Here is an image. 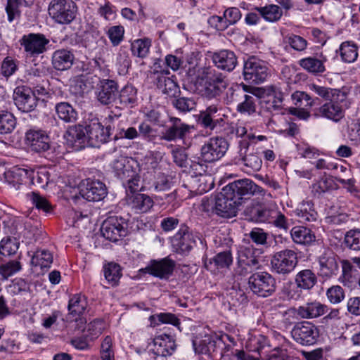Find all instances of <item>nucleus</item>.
Wrapping results in <instances>:
<instances>
[{
	"label": "nucleus",
	"instance_id": "de8ad7c7",
	"mask_svg": "<svg viewBox=\"0 0 360 360\" xmlns=\"http://www.w3.org/2000/svg\"><path fill=\"white\" fill-rule=\"evenodd\" d=\"M233 263V257L230 251H224L217 254L213 258L205 262V265L208 269L209 266L214 264L218 269L229 268Z\"/></svg>",
	"mask_w": 360,
	"mask_h": 360
},
{
	"label": "nucleus",
	"instance_id": "c03bdc74",
	"mask_svg": "<svg viewBox=\"0 0 360 360\" xmlns=\"http://www.w3.org/2000/svg\"><path fill=\"white\" fill-rule=\"evenodd\" d=\"M295 213L302 222L315 221L318 216L317 212L314 208V205L311 201H303L300 203L295 210Z\"/></svg>",
	"mask_w": 360,
	"mask_h": 360
},
{
	"label": "nucleus",
	"instance_id": "f257e3e1",
	"mask_svg": "<svg viewBox=\"0 0 360 360\" xmlns=\"http://www.w3.org/2000/svg\"><path fill=\"white\" fill-rule=\"evenodd\" d=\"M245 215L249 221L269 224L284 233L288 231L291 225L290 219L281 212L259 205L248 207L245 210Z\"/></svg>",
	"mask_w": 360,
	"mask_h": 360
},
{
	"label": "nucleus",
	"instance_id": "9d476101",
	"mask_svg": "<svg viewBox=\"0 0 360 360\" xmlns=\"http://www.w3.org/2000/svg\"><path fill=\"white\" fill-rule=\"evenodd\" d=\"M229 147V142L223 137L217 136L210 139L201 147V161L204 162H213L220 160L224 156Z\"/></svg>",
	"mask_w": 360,
	"mask_h": 360
},
{
	"label": "nucleus",
	"instance_id": "412c9836",
	"mask_svg": "<svg viewBox=\"0 0 360 360\" xmlns=\"http://www.w3.org/2000/svg\"><path fill=\"white\" fill-rule=\"evenodd\" d=\"M229 86L226 77L221 73H214L207 77L202 95L207 98L219 96Z\"/></svg>",
	"mask_w": 360,
	"mask_h": 360
},
{
	"label": "nucleus",
	"instance_id": "bb28decb",
	"mask_svg": "<svg viewBox=\"0 0 360 360\" xmlns=\"http://www.w3.org/2000/svg\"><path fill=\"white\" fill-rule=\"evenodd\" d=\"M238 156L240 160L247 167L252 169L253 171H259L262 165V159L255 153H250V141L247 139L240 140L238 143Z\"/></svg>",
	"mask_w": 360,
	"mask_h": 360
},
{
	"label": "nucleus",
	"instance_id": "4be33fe9",
	"mask_svg": "<svg viewBox=\"0 0 360 360\" xmlns=\"http://www.w3.org/2000/svg\"><path fill=\"white\" fill-rule=\"evenodd\" d=\"M197 160H191V168L193 171L195 177H193L190 181V187L193 191L198 193H203L210 190L211 186L206 183V176L203 174L206 172L207 166L205 163L200 162L201 158H197Z\"/></svg>",
	"mask_w": 360,
	"mask_h": 360
},
{
	"label": "nucleus",
	"instance_id": "bf43d9fd",
	"mask_svg": "<svg viewBox=\"0 0 360 360\" xmlns=\"http://www.w3.org/2000/svg\"><path fill=\"white\" fill-rule=\"evenodd\" d=\"M326 297L330 303L338 304L345 298V291L340 285H332L326 290Z\"/></svg>",
	"mask_w": 360,
	"mask_h": 360
},
{
	"label": "nucleus",
	"instance_id": "a19ab883",
	"mask_svg": "<svg viewBox=\"0 0 360 360\" xmlns=\"http://www.w3.org/2000/svg\"><path fill=\"white\" fill-rule=\"evenodd\" d=\"M26 178L39 188H45L49 182V172L46 169H26Z\"/></svg>",
	"mask_w": 360,
	"mask_h": 360
},
{
	"label": "nucleus",
	"instance_id": "f03ea898",
	"mask_svg": "<svg viewBox=\"0 0 360 360\" xmlns=\"http://www.w3.org/2000/svg\"><path fill=\"white\" fill-rule=\"evenodd\" d=\"M224 187L222 191L218 193L214 198L202 200L204 209L206 211L212 210L217 215L222 217L231 218L236 215L240 204L230 192Z\"/></svg>",
	"mask_w": 360,
	"mask_h": 360
},
{
	"label": "nucleus",
	"instance_id": "2f4dec72",
	"mask_svg": "<svg viewBox=\"0 0 360 360\" xmlns=\"http://www.w3.org/2000/svg\"><path fill=\"white\" fill-rule=\"evenodd\" d=\"M75 60L74 53L71 50L60 49L56 50L52 54L51 62L53 67L59 71L70 69Z\"/></svg>",
	"mask_w": 360,
	"mask_h": 360
},
{
	"label": "nucleus",
	"instance_id": "58836bf2",
	"mask_svg": "<svg viewBox=\"0 0 360 360\" xmlns=\"http://www.w3.org/2000/svg\"><path fill=\"white\" fill-rule=\"evenodd\" d=\"M340 53L341 60L346 63H354L358 58V46L352 41H343L336 51Z\"/></svg>",
	"mask_w": 360,
	"mask_h": 360
},
{
	"label": "nucleus",
	"instance_id": "5fc2aeb1",
	"mask_svg": "<svg viewBox=\"0 0 360 360\" xmlns=\"http://www.w3.org/2000/svg\"><path fill=\"white\" fill-rule=\"evenodd\" d=\"M150 46L149 38L139 39L131 43V51L134 56L143 58L148 55Z\"/></svg>",
	"mask_w": 360,
	"mask_h": 360
},
{
	"label": "nucleus",
	"instance_id": "423d86ee",
	"mask_svg": "<svg viewBox=\"0 0 360 360\" xmlns=\"http://www.w3.org/2000/svg\"><path fill=\"white\" fill-rule=\"evenodd\" d=\"M222 108L217 104H212L200 110L198 124L205 129L218 131L226 122L227 116L221 113Z\"/></svg>",
	"mask_w": 360,
	"mask_h": 360
},
{
	"label": "nucleus",
	"instance_id": "7ed1b4c3",
	"mask_svg": "<svg viewBox=\"0 0 360 360\" xmlns=\"http://www.w3.org/2000/svg\"><path fill=\"white\" fill-rule=\"evenodd\" d=\"M48 11L55 22L68 25L76 18L77 6L72 0H52Z\"/></svg>",
	"mask_w": 360,
	"mask_h": 360
},
{
	"label": "nucleus",
	"instance_id": "f8f14e48",
	"mask_svg": "<svg viewBox=\"0 0 360 360\" xmlns=\"http://www.w3.org/2000/svg\"><path fill=\"white\" fill-rule=\"evenodd\" d=\"M101 231L107 240L117 242L127 236V223L121 217H110L103 222Z\"/></svg>",
	"mask_w": 360,
	"mask_h": 360
},
{
	"label": "nucleus",
	"instance_id": "6e6552de",
	"mask_svg": "<svg viewBox=\"0 0 360 360\" xmlns=\"http://www.w3.org/2000/svg\"><path fill=\"white\" fill-rule=\"evenodd\" d=\"M348 108L346 98L342 101L333 98L314 109L313 115L315 117L325 118L337 123L345 117V110Z\"/></svg>",
	"mask_w": 360,
	"mask_h": 360
},
{
	"label": "nucleus",
	"instance_id": "c9c22d12",
	"mask_svg": "<svg viewBox=\"0 0 360 360\" xmlns=\"http://www.w3.org/2000/svg\"><path fill=\"white\" fill-rule=\"evenodd\" d=\"M55 111L59 120L65 123H74L78 120V112L68 102H60L56 104Z\"/></svg>",
	"mask_w": 360,
	"mask_h": 360
},
{
	"label": "nucleus",
	"instance_id": "4c0bfd02",
	"mask_svg": "<svg viewBox=\"0 0 360 360\" xmlns=\"http://www.w3.org/2000/svg\"><path fill=\"white\" fill-rule=\"evenodd\" d=\"M292 240L297 244L309 245L315 241L316 236L312 231L305 226H297L290 230Z\"/></svg>",
	"mask_w": 360,
	"mask_h": 360
},
{
	"label": "nucleus",
	"instance_id": "f3484780",
	"mask_svg": "<svg viewBox=\"0 0 360 360\" xmlns=\"http://www.w3.org/2000/svg\"><path fill=\"white\" fill-rule=\"evenodd\" d=\"M13 101L18 109L24 112L33 111L38 102L34 91L26 86H20L15 89Z\"/></svg>",
	"mask_w": 360,
	"mask_h": 360
},
{
	"label": "nucleus",
	"instance_id": "09e8293b",
	"mask_svg": "<svg viewBox=\"0 0 360 360\" xmlns=\"http://www.w3.org/2000/svg\"><path fill=\"white\" fill-rule=\"evenodd\" d=\"M103 274L108 283L115 286L122 276L121 267L117 263L110 262L103 266Z\"/></svg>",
	"mask_w": 360,
	"mask_h": 360
},
{
	"label": "nucleus",
	"instance_id": "a211bd4d",
	"mask_svg": "<svg viewBox=\"0 0 360 360\" xmlns=\"http://www.w3.org/2000/svg\"><path fill=\"white\" fill-rule=\"evenodd\" d=\"M79 193L88 201L98 202L103 200L108 192L105 185L101 181L87 179L80 186Z\"/></svg>",
	"mask_w": 360,
	"mask_h": 360
},
{
	"label": "nucleus",
	"instance_id": "9b49d317",
	"mask_svg": "<svg viewBox=\"0 0 360 360\" xmlns=\"http://www.w3.org/2000/svg\"><path fill=\"white\" fill-rule=\"evenodd\" d=\"M297 256L294 250L285 249L276 252L271 260L273 271L287 275L293 271L297 264Z\"/></svg>",
	"mask_w": 360,
	"mask_h": 360
},
{
	"label": "nucleus",
	"instance_id": "052dcab7",
	"mask_svg": "<svg viewBox=\"0 0 360 360\" xmlns=\"http://www.w3.org/2000/svg\"><path fill=\"white\" fill-rule=\"evenodd\" d=\"M255 101L256 98L254 96L245 94V96L243 97V100L238 103L236 109L240 113L250 115L256 110Z\"/></svg>",
	"mask_w": 360,
	"mask_h": 360
},
{
	"label": "nucleus",
	"instance_id": "6ab92c4d",
	"mask_svg": "<svg viewBox=\"0 0 360 360\" xmlns=\"http://www.w3.org/2000/svg\"><path fill=\"white\" fill-rule=\"evenodd\" d=\"M118 84L113 79H103L98 83L95 91L98 101L108 105L117 101Z\"/></svg>",
	"mask_w": 360,
	"mask_h": 360
},
{
	"label": "nucleus",
	"instance_id": "20e7f679",
	"mask_svg": "<svg viewBox=\"0 0 360 360\" xmlns=\"http://www.w3.org/2000/svg\"><path fill=\"white\" fill-rule=\"evenodd\" d=\"M256 252L257 250L252 246L238 247L235 275L245 276L249 271L260 269L261 259L259 256L255 255Z\"/></svg>",
	"mask_w": 360,
	"mask_h": 360
},
{
	"label": "nucleus",
	"instance_id": "393cba45",
	"mask_svg": "<svg viewBox=\"0 0 360 360\" xmlns=\"http://www.w3.org/2000/svg\"><path fill=\"white\" fill-rule=\"evenodd\" d=\"M26 143L37 153L47 151L50 148V138L41 129H31L25 134Z\"/></svg>",
	"mask_w": 360,
	"mask_h": 360
},
{
	"label": "nucleus",
	"instance_id": "e433bc0d",
	"mask_svg": "<svg viewBox=\"0 0 360 360\" xmlns=\"http://www.w3.org/2000/svg\"><path fill=\"white\" fill-rule=\"evenodd\" d=\"M294 280L304 290H311L316 285L318 278L311 269H305L298 271Z\"/></svg>",
	"mask_w": 360,
	"mask_h": 360
},
{
	"label": "nucleus",
	"instance_id": "0e129e2a",
	"mask_svg": "<svg viewBox=\"0 0 360 360\" xmlns=\"http://www.w3.org/2000/svg\"><path fill=\"white\" fill-rule=\"evenodd\" d=\"M27 198L32 202V204L39 210H42L46 212H49L51 210L52 206L47 199L39 193L32 192L27 195Z\"/></svg>",
	"mask_w": 360,
	"mask_h": 360
},
{
	"label": "nucleus",
	"instance_id": "ea45409f",
	"mask_svg": "<svg viewBox=\"0 0 360 360\" xmlns=\"http://www.w3.org/2000/svg\"><path fill=\"white\" fill-rule=\"evenodd\" d=\"M86 308V301L84 295L81 294H75L69 300L68 310V316L75 318L77 322V316L82 315Z\"/></svg>",
	"mask_w": 360,
	"mask_h": 360
},
{
	"label": "nucleus",
	"instance_id": "7c9ffc66",
	"mask_svg": "<svg viewBox=\"0 0 360 360\" xmlns=\"http://www.w3.org/2000/svg\"><path fill=\"white\" fill-rule=\"evenodd\" d=\"M134 164L133 159L120 155L112 162L111 167L118 178L125 180L134 174Z\"/></svg>",
	"mask_w": 360,
	"mask_h": 360
},
{
	"label": "nucleus",
	"instance_id": "1a4fd4ad",
	"mask_svg": "<svg viewBox=\"0 0 360 360\" xmlns=\"http://www.w3.org/2000/svg\"><path fill=\"white\" fill-rule=\"evenodd\" d=\"M197 240H200L198 234L193 232L188 226L182 224L171 238V243L176 252L185 255L190 252L195 246Z\"/></svg>",
	"mask_w": 360,
	"mask_h": 360
},
{
	"label": "nucleus",
	"instance_id": "e2e57ef3",
	"mask_svg": "<svg viewBox=\"0 0 360 360\" xmlns=\"http://www.w3.org/2000/svg\"><path fill=\"white\" fill-rule=\"evenodd\" d=\"M345 245L353 250H360V229L348 231L345 236Z\"/></svg>",
	"mask_w": 360,
	"mask_h": 360
},
{
	"label": "nucleus",
	"instance_id": "cd10ccee",
	"mask_svg": "<svg viewBox=\"0 0 360 360\" xmlns=\"http://www.w3.org/2000/svg\"><path fill=\"white\" fill-rule=\"evenodd\" d=\"M327 310L328 307L326 304L314 300L298 307L294 311L295 314L301 319H311L323 315Z\"/></svg>",
	"mask_w": 360,
	"mask_h": 360
},
{
	"label": "nucleus",
	"instance_id": "4d7b16f0",
	"mask_svg": "<svg viewBox=\"0 0 360 360\" xmlns=\"http://www.w3.org/2000/svg\"><path fill=\"white\" fill-rule=\"evenodd\" d=\"M22 269L21 264L18 260H10L0 264V276L3 280H7L9 277L20 271Z\"/></svg>",
	"mask_w": 360,
	"mask_h": 360
},
{
	"label": "nucleus",
	"instance_id": "37998d69",
	"mask_svg": "<svg viewBox=\"0 0 360 360\" xmlns=\"http://www.w3.org/2000/svg\"><path fill=\"white\" fill-rule=\"evenodd\" d=\"M150 342L148 343L153 345V350L161 356L171 355L175 349V344L174 339H150Z\"/></svg>",
	"mask_w": 360,
	"mask_h": 360
},
{
	"label": "nucleus",
	"instance_id": "c85d7f7f",
	"mask_svg": "<svg viewBox=\"0 0 360 360\" xmlns=\"http://www.w3.org/2000/svg\"><path fill=\"white\" fill-rule=\"evenodd\" d=\"M169 74L168 70L154 71V82L163 94L174 96L179 91V87L174 79L167 77Z\"/></svg>",
	"mask_w": 360,
	"mask_h": 360
},
{
	"label": "nucleus",
	"instance_id": "39448f33",
	"mask_svg": "<svg viewBox=\"0 0 360 360\" xmlns=\"http://www.w3.org/2000/svg\"><path fill=\"white\" fill-rule=\"evenodd\" d=\"M270 74V68L264 60L250 57L244 63L243 75L249 83L261 84L266 80Z\"/></svg>",
	"mask_w": 360,
	"mask_h": 360
},
{
	"label": "nucleus",
	"instance_id": "dca6fc26",
	"mask_svg": "<svg viewBox=\"0 0 360 360\" xmlns=\"http://www.w3.org/2000/svg\"><path fill=\"white\" fill-rule=\"evenodd\" d=\"M49 42V39L41 33L25 34L20 39L21 46L27 56L30 57H36L46 52Z\"/></svg>",
	"mask_w": 360,
	"mask_h": 360
},
{
	"label": "nucleus",
	"instance_id": "c756f323",
	"mask_svg": "<svg viewBox=\"0 0 360 360\" xmlns=\"http://www.w3.org/2000/svg\"><path fill=\"white\" fill-rule=\"evenodd\" d=\"M212 61L218 69L226 72H231L238 63L234 52L227 49L214 53L212 56Z\"/></svg>",
	"mask_w": 360,
	"mask_h": 360
},
{
	"label": "nucleus",
	"instance_id": "72a5a7b5",
	"mask_svg": "<svg viewBox=\"0 0 360 360\" xmlns=\"http://www.w3.org/2000/svg\"><path fill=\"white\" fill-rule=\"evenodd\" d=\"M129 205L136 213H146L153 206L150 197L143 193H135L129 198Z\"/></svg>",
	"mask_w": 360,
	"mask_h": 360
},
{
	"label": "nucleus",
	"instance_id": "a18cd8bd",
	"mask_svg": "<svg viewBox=\"0 0 360 360\" xmlns=\"http://www.w3.org/2000/svg\"><path fill=\"white\" fill-rule=\"evenodd\" d=\"M246 86L245 84H233L228 86L224 101L226 104L238 103L245 96Z\"/></svg>",
	"mask_w": 360,
	"mask_h": 360
},
{
	"label": "nucleus",
	"instance_id": "49530a36",
	"mask_svg": "<svg viewBox=\"0 0 360 360\" xmlns=\"http://www.w3.org/2000/svg\"><path fill=\"white\" fill-rule=\"evenodd\" d=\"M261 16L266 21L276 22L278 21L283 15L281 8L275 4H269L263 7H255Z\"/></svg>",
	"mask_w": 360,
	"mask_h": 360
},
{
	"label": "nucleus",
	"instance_id": "3c124183",
	"mask_svg": "<svg viewBox=\"0 0 360 360\" xmlns=\"http://www.w3.org/2000/svg\"><path fill=\"white\" fill-rule=\"evenodd\" d=\"M53 262V255L46 250H37L31 259V264L34 266H40L41 269L49 268Z\"/></svg>",
	"mask_w": 360,
	"mask_h": 360
},
{
	"label": "nucleus",
	"instance_id": "b1692460",
	"mask_svg": "<svg viewBox=\"0 0 360 360\" xmlns=\"http://www.w3.org/2000/svg\"><path fill=\"white\" fill-rule=\"evenodd\" d=\"M174 267V262L166 257L160 260H152L146 268L140 271L160 279H167L172 274Z\"/></svg>",
	"mask_w": 360,
	"mask_h": 360
},
{
	"label": "nucleus",
	"instance_id": "aec40b11",
	"mask_svg": "<svg viewBox=\"0 0 360 360\" xmlns=\"http://www.w3.org/2000/svg\"><path fill=\"white\" fill-rule=\"evenodd\" d=\"M170 124L167 126L162 131L160 139L168 142L175 141L177 139H184L187 134L190 133L193 127L184 123L181 119L171 117L169 118Z\"/></svg>",
	"mask_w": 360,
	"mask_h": 360
},
{
	"label": "nucleus",
	"instance_id": "8fccbe9b",
	"mask_svg": "<svg viewBox=\"0 0 360 360\" xmlns=\"http://www.w3.org/2000/svg\"><path fill=\"white\" fill-rule=\"evenodd\" d=\"M292 333L293 338H316L319 335L316 327L307 321L297 324Z\"/></svg>",
	"mask_w": 360,
	"mask_h": 360
},
{
	"label": "nucleus",
	"instance_id": "13d9d810",
	"mask_svg": "<svg viewBox=\"0 0 360 360\" xmlns=\"http://www.w3.org/2000/svg\"><path fill=\"white\" fill-rule=\"evenodd\" d=\"M284 42L288 44L293 50L302 52L307 47V41L300 35L288 34L283 38Z\"/></svg>",
	"mask_w": 360,
	"mask_h": 360
},
{
	"label": "nucleus",
	"instance_id": "338daca9",
	"mask_svg": "<svg viewBox=\"0 0 360 360\" xmlns=\"http://www.w3.org/2000/svg\"><path fill=\"white\" fill-rule=\"evenodd\" d=\"M333 188V181L330 177L323 176L312 185V192L321 195Z\"/></svg>",
	"mask_w": 360,
	"mask_h": 360
},
{
	"label": "nucleus",
	"instance_id": "5701e85b",
	"mask_svg": "<svg viewBox=\"0 0 360 360\" xmlns=\"http://www.w3.org/2000/svg\"><path fill=\"white\" fill-rule=\"evenodd\" d=\"M64 139L67 144L76 150L85 148L88 146L86 126L79 124L69 126L64 134Z\"/></svg>",
	"mask_w": 360,
	"mask_h": 360
},
{
	"label": "nucleus",
	"instance_id": "a878e982",
	"mask_svg": "<svg viewBox=\"0 0 360 360\" xmlns=\"http://www.w3.org/2000/svg\"><path fill=\"white\" fill-rule=\"evenodd\" d=\"M267 99L264 108L274 115H283L285 108L283 104V94L280 87L271 85L267 87Z\"/></svg>",
	"mask_w": 360,
	"mask_h": 360
},
{
	"label": "nucleus",
	"instance_id": "680f3d73",
	"mask_svg": "<svg viewBox=\"0 0 360 360\" xmlns=\"http://www.w3.org/2000/svg\"><path fill=\"white\" fill-rule=\"evenodd\" d=\"M19 61L11 56L6 57L1 63V73L8 78L12 76L18 69Z\"/></svg>",
	"mask_w": 360,
	"mask_h": 360
},
{
	"label": "nucleus",
	"instance_id": "6e6d98bb",
	"mask_svg": "<svg viewBox=\"0 0 360 360\" xmlns=\"http://www.w3.org/2000/svg\"><path fill=\"white\" fill-rule=\"evenodd\" d=\"M16 120L15 117L9 112H0V134L11 133L15 127Z\"/></svg>",
	"mask_w": 360,
	"mask_h": 360
},
{
	"label": "nucleus",
	"instance_id": "4468645a",
	"mask_svg": "<svg viewBox=\"0 0 360 360\" xmlns=\"http://www.w3.org/2000/svg\"><path fill=\"white\" fill-rule=\"evenodd\" d=\"M88 146L98 148L101 144L106 143L111 134V127L107 124L104 127L98 119L95 118L86 125Z\"/></svg>",
	"mask_w": 360,
	"mask_h": 360
},
{
	"label": "nucleus",
	"instance_id": "2eb2a0df",
	"mask_svg": "<svg viewBox=\"0 0 360 360\" xmlns=\"http://www.w3.org/2000/svg\"><path fill=\"white\" fill-rule=\"evenodd\" d=\"M339 257L330 248H324L317 257L319 275L328 279L339 273Z\"/></svg>",
	"mask_w": 360,
	"mask_h": 360
},
{
	"label": "nucleus",
	"instance_id": "774afa93",
	"mask_svg": "<svg viewBox=\"0 0 360 360\" xmlns=\"http://www.w3.org/2000/svg\"><path fill=\"white\" fill-rule=\"evenodd\" d=\"M172 104L174 108L183 112L193 110L196 105L193 99L186 97H180L173 100Z\"/></svg>",
	"mask_w": 360,
	"mask_h": 360
},
{
	"label": "nucleus",
	"instance_id": "79ce46f5",
	"mask_svg": "<svg viewBox=\"0 0 360 360\" xmlns=\"http://www.w3.org/2000/svg\"><path fill=\"white\" fill-rule=\"evenodd\" d=\"M117 100L123 108L134 107L137 101V91L132 85L124 86L120 93L118 92Z\"/></svg>",
	"mask_w": 360,
	"mask_h": 360
},
{
	"label": "nucleus",
	"instance_id": "ddd939ff",
	"mask_svg": "<svg viewBox=\"0 0 360 360\" xmlns=\"http://www.w3.org/2000/svg\"><path fill=\"white\" fill-rule=\"evenodd\" d=\"M226 190L230 192L238 202L241 205L243 199H248L256 193H260L263 190L252 180L242 179L234 181L226 186Z\"/></svg>",
	"mask_w": 360,
	"mask_h": 360
},
{
	"label": "nucleus",
	"instance_id": "473e14b6",
	"mask_svg": "<svg viewBox=\"0 0 360 360\" xmlns=\"http://www.w3.org/2000/svg\"><path fill=\"white\" fill-rule=\"evenodd\" d=\"M326 61V57L317 58L313 56H309L302 58L299 60V65L308 72L314 75H318L323 73L326 71L325 62Z\"/></svg>",
	"mask_w": 360,
	"mask_h": 360
},
{
	"label": "nucleus",
	"instance_id": "f704fd0d",
	"mask_svg": "<svg viewBox=\"0 0 360 360\" xmlns=\"http://www.w3.org/2000/svg\"><path fill=\"white\" fill-rule=\"evenodd\" d=\"M309 89L311 91L326 101H330L333 98L342 101L343 99L347 98V94L342 89H332L315 84H311L309 86Z\"/></svg>",
	"mask_w": 360,
	"mask_h": 360
},
{
	"label": "nucleus",
	"instance_id": "864d4df0",
	"mask_svg": "<svg viewBox=\"0 0 360 360\" xmlns=\"http://www.w3.org/2000/svg\"><path fill=\"white\" fill-rule=\"evenodd\" d=\"M303 290L295 281H288L284 283L281 293L286 300H298L302 297Z\"/></svg>",
	"mask_w": 360,
	"mask_h": 360
},
{
	"label": "nucleus",
	"instance_id": "603ef678",
	"mask_svg": "<svg viewBox=\"0 0 360 360\" xmlns=\"http://www.w3.org/2000/svg\"><path fill=\"white\" fill-rule=\"evenodd\" d=\"M23 177H26V169L24 168H13L4 173L6 181L15 189H18L22 184Z\"/></svg>",
	"mask_w": 360,
	"mask_h": 360
},
{
	"label": "nucleus",
	"instance_id": "0eeeda50",
	"mask_svg": "<svg viewBox=\"0 0 360 360\" xmlns=\"http://www.w3.org/2000/svg\"><path fill=\"white\" fill-rule=\"evenodd\" d=\"M248 288L255 295L266 297L276 291V280L267 272H257L248 278Z\"/></svg>",
	"mask_w": 360,
	"mask_h": 360
},
{
	"label": "nucleus",
	"instance_id": "69168bd1",
	"mask_svg": "<svg viewBox=\"0 0 360 360\" xmlns=\"http://www.w3.org/2000/svg\"><path fill=\"white\" fill-rule=\"evenodd\" d=\"M19 245L15 239L3 238L0 242V254L4 256L14 255L18 250Z\"/></svg>",
	"mask_w": 360,
	"mask_h": 360
}]
</instances>
